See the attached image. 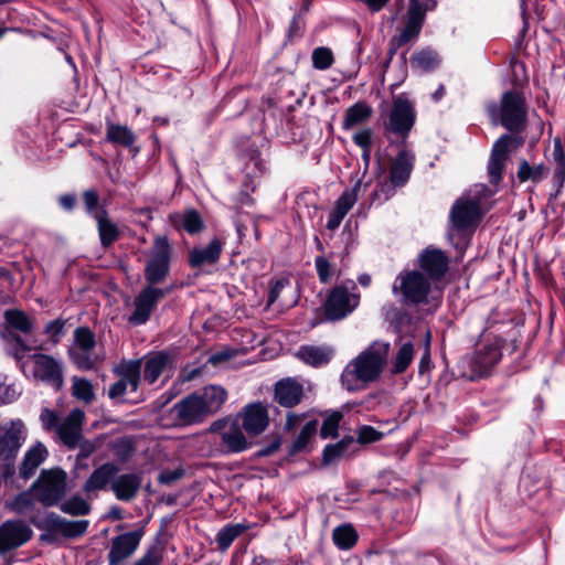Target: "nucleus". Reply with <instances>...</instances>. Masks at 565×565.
Returning <instances> with one entry per match:
<instances>
[{
	"label": "nucleus",
	"mask_w": 565,
	"mask_h": 565,
	"mask_svg": "<svg viewBox=\"0 0 565 565\" xmlns=\"http://www.w3.org/2000/svg\"><path fill=\"white\" fill-rule=\"evenodd\" d=\"M236 207L250 206L254 204L253 198L249 195L248 184H244L239 193L235 198Z\"/></svg>",
	"instance_id": "338daca9"
},
{
	"label": "nucleus",
	"mask_w": 565,
	"mask_h": 565,
	"mask_svg": "<svg viewBox=\"0 0 565 565\" xmlns=\"http://www.w3.org/2000/svg\"><path fill=\"white\" fill-rule=\"evenodd\" d=\"M358 537V533L351 524L337 526L332 532V540L340 550L352 548Z\"/></svg>",
	"instance_id": "79ce46f5"
},
{
	"label": "nucleus",
	"mask_w": 565,
	"mask_h": 565,
	"mask_svg": "<svg viewBox=\"0 0 565 565\" xmlns=\"http://www.w3.org/2000/svg\"><path fill=\"white\" fill-rule=\"evenodd\" d=\"M241 425L249 436H258L269 425L268 406L262 402H254L245 405L238 413Z\"/></svg>",
	"instance_id": "6ab92c4d"
},
{
	"label": "nucleus",
	"mask_w": 565,
	"mask_h": 565,
	"mask_svg": "<svg viewBox=\"0 0 565 565\" xmlns=\"http://www.w3.org/2000/svg\"><path fill=\"white\" fill-rule=\"evenodd\" d=\"M106 140L114 145H119L125 148H130L136 140L134 131L126 125H117L107 122L106 125Z\"/></svg>",
	"instance_id": "c9c22d12"
},
{
	"label": "nucleus",
	"mask_w": 565,
	"mask_h": 565,
	"mask_svg": "<svg viewBox=\"0 0 565 565\" xmlns=\"http://www.w3.org/2000/svg\"><path fill=\"white\" fill-rule=\"evenodd\" d=\"M172 246L166 235H158L146 262L143 276L146 286H153L163 282L170 273Z\"/></svg>",
	"instance_id": "6e6552de"
},
{
	"label": "nucleus",
	"mask_w": 565,
	"mask_h": 565,
	"mask_svg": "<svg viewBox=\"0 0 565 565\" xmlns=\"http://www.w3.org/2000/svg\"><path fill=\"white\" fill-rule=\"evenodd\" d=\"M72 395L78 399L84 402L85 404H90L95 399V392L93 384L90 381L84 377H73L72 379Z\"/></svg>",
	"instance_id": "a18cd8bd"
},
{
	"label": "nucleus",
	"mask_w": 565,
	"mask_h": 565,
	"mask_svg": "<svg viewBox=\"0 0 565 565\" xmlns=\"http://www.w3.org/2000/svg\"><path fill=\"white\" fill-rule=\"evenodd\" d=\"M128 390V386L124 384L120 380L116 381L114 384L110 385L108 390V397L113 401L121 399L122 396L126 394Z\"/></svg>",
	"instance_id": "69168bd1"
},
{
	"label": "nucleus",
	"mask_w": 565,
	"mask_h": 565,
	"mask_svg": "<svg viewBox=\"0 0 565 565\" xmlns=\"http://www.w3.org/2000/svg\"><path fill=\"white\" fill-rule=\"evenodd\" d=\"M431 289L430 280L419 270L401 271L392 287V292L401 295L399 302L405 306H418L428 302Z\"/></svg>",
	"instance_id": "0eeeda50"
},
{
	"label": "nucleus",
	"mask_w": 565,
	"mask_h": 565,
	"mask_svg": "<svg viewBox=\"0 0 565 565\" xmlns=\"http://www.w3.org/2000/svg\"><path fill=\"white\" fill-rule=\"evenodd\" d=\"M543 173L544 167L542 164L532 167L526 160H522L518 170V178L521 182H525L527 180L537 182L542 180Z\"/></svg>",
	"instance_id": "3c124183"
},
{
	"label": "nucleus",
	"mask_w": 565,
	"mask_h": 565,
	"mask_svg": "<svg viewBox=\"0 0 565 565\" xmlns=\"http://www.w3.org/2000/svg\"><path fill=\"white\" fill-rule=\"evenodd\" d=\"M487 113L492 125H501L511 132H521L526 126L525 98L515 90L503 93L500 105L497 103L489 104Z\"/></svg>",
	"instance_id": "39448f33"
},
{
	"label": "nucleus",
	"mask_w": 565,
	"mask_h": 565,
	"mask_svg": "<svg viewBox=\"0 0 565 565\" xmlns=\"http://www.w3.org/2000/svg\"><path fill=\"white\" fill-rule=\"evenodd\" d=\"M353 280L333 287L326 301L324 313L328 320L339 321L351 315L360 303V294Z\"/></svg>",
	"instance_id": "1a4fd4ad"
},
{
	"label": "nucleus",
	"mask_w": 565,
	"mask_h": 565,
	"mask_svg": "<svg viewBox=\"0 0 565 565\" xmlns=\"http://www.w3.org/2000/svg\"><path fill=\"white\" fill-rule=\"evenodd\" d=\"M373 132L370 128L362 129L353 135V141L361 149L372 148Z\"/></svg>",
	"instance_id": "e2e57ef3"
},
{
	"label": "nucleus",
	"mask_w": 565,
	"mask_h": 565,
	"mask_svg": "<svg viewBox=\"0 0 565 565\" xmlns=\"http://www.w3.org/2000/svg\"><path fill=\"white\" fill-rule=\"evenodd\" d=\"M34 505L33 495L30 491H24L14 497L10 503V509L19 514H24Z\"/></svg>",
	"instance_id": "5fc2aeb1"
},
{
	"label": "nucleus",
	"mask_w": 565,
	"mask_h": 565,
	"mask_svg": "<svg viewBox=\"0 0 565 565\" xmlns=\"http://www.w3.org/2000/svg\"><path fill=\"white\" fill-rule=\"evenodd\" d=\"M225 242L218 236L213 237L205 247H195L189 252L188 263L191 268L215 265L221 258Z\"/></svg>",
	"instance_id": "393cba45"
},
{
	"label": "nucleus",
	"mask_w": 565,
	"mask_h": 565,
	"mask_svg": "<svg viewBox=\"0 0 565 565\" xmlns=\"http://www.w3.org/2000/svg\"><path fill=\"white\" fill-rule=\"evenodd\" d=\"M32 529L21 520H8L0 525V554L18 548L31 540Z\"/></svg>",
	"instance_id": "aec40b11"
},
{
	"label": "nucleus",
	"mask_w": 565,
	"mask_h": 565,
	"mask_svg": "<svg viewBox=\"0 0 565 565\" xmlns=\"http://www.w3.org/2000/svg\"><path fill=\"white\" fill-rule=\"evenodd\" d=\"M90 351L92 350L72 348L70 349L68 354L77 369L89 371L95 366V360L92 358Z\"/></svg>",
	"instance_id": "8fccbe9b"
},
{
	"label": "nucleus",
	"mask_w": 565,
	"mask_h": 565,
	"mask_svg": "<svg viewBox=\"0 0 565 565\" xmlns=\"http://www.w3.org/2000/svg\"><path fill=\"white\" fill-rule=\"evenodd\" d=\"M40 420L43 426V428L47 431L50 430H57L61 422L58 418V415L50 409V408H43L40 414Z\"/></svg>",
	"instance_id": "bf43d9fd"
},
{
	"label": "nucleus",
	"mask_w": 565,
	"mask_h": 565,
	"mask_svg": "<svg viewBox=\"0 0 565 565\" xmlns=\"http://www.w3.org/2000/svg\"><path fill=\"white\" fill-rule=\"evenodd\" d=\"M141 367L142 361L137 360H122L113 367V373L124 382L131 392L139 388L141 382Z\"/></svg>",
	"instance_id": "c756f323"
},
{
	"label": "nucleus",
	"mask_w": 565,
	"mask_h": 565,
	"mask_svg": "<svg viewBox=\"0 0 565 565\" xmlns=\"http://www.w3.org/2000/svg\"><path fill=\"white\" fill-rule=\"evenodd\" d=\"M281 445V438L279 436H276L267 446L262 447L257 450L256 456L257 457H268L273 454H275Z\"/></svg>",
	"instance_id": "774afa93"
},
{
	"label": "nucleus",
	"mask_w": 565,
	"mask_h": 565,
	"mask_svg": "<svg viewBox=\"0 0 565 565\" xmlns=\"http://www.w3.org/2000/svg\"><path fill=\"white\" fill-rule=\"evenodd\" d=\"M414 359V345L412 342L407 341L403 343L397 352L395 358L392 361V373L401 374L404 373Z\"/></svg>",
	"instance_id": "37998d69"
},
{
	"label": "nucleus",
	"mask_w": 565,
	"mask_h": 565,
	"mask_svg": "<svg viewBox=\"0 0 565 565\" xmlns=\"http://www.w3.org/2000/svg\"><path fill=\"white\" fill-rule=\"evenodd\" d=\"M145 531L142 527L121 533L111 539L110 550L107 555L109 565H119L131 557L137 551Z\"/></svg>",
	"instance_id": "f3484780"
},
{
	"label": "nucleus",
	"mask_w": 565,
	"mask_h": 565,
	"mask_svg": "<svg viewBox=\"0 0 565 565\" xmlns=\"http://www.w3.org/2000/svg\"><path fill=\"white\" fill-rule=\"evenodd\" d=\"M341 418H342V414L339 412H335V413L331 414L330 416H328L323 420L321 429H320L321 437L322 438L335 437Z\"/></svg>",
	"instance_id": "4d7b16f0"
},
{
	"label": "nucleus",
	"mask_w": 565,
	"mask_h": 565,
	"mask_svg": "<svg viewBox=\"0 0 565 565\" xmlns=\"http://www.w3.org/2000/svg\"><path fill=\"white\" fill-rule=\"evenodd\" d=\"M383 438V433L379 431L372 426H362L358 431L356 441L360 444H371L379 441Z\"/></svg>",
	"instance_id": "13d9d810"
},
{
	"label": "nucleus",
	"mask_w": 565,
	"mask_h": 565,
	"mask_svg": "<svg viewBox=\"0 0 565 565\" xmlns=\"http://www.w3.org/2000/svg\"><path fill=\"white\" fill-rule=\"evenodd\" d=\"M226 398L227 392L222 386H205L201 392L192 393L177 402L170 408V414L178 426L200 424L217 413Z\"/></svg>",
	"instance_id": "f257e3e1"
},
{
	"label": "nucleus",
	"mask_w": 565,
	"mask_h": 565,
	"mask_svg": "<svg viewBox=\"0 0 565 565\" xmlns=\"http://www.w3.org/2000/svg\"><path fill=\"white\" fill-rule=\"evenodd\" d=\"M169 354L166 352H158L145 361L143 379L149 384H153L166 370L169 363Z\"/></svg>",
	"instance_id": "f704fd0d"
},
{
	"label": "nucleus",
	"mask_w": 565,
	"mask_h": 565,
	"mask_svg": "<svg viewBox=\"0 0 565 565\" xmlns=\"http://www.w3.org/2000/svg\"><path fill=\"white\" fill-rule=\"evenodd\" d=\"M305 396L302 383L294 377H285L274 385V401L285 408L299 405Z\"/></svg>",
	"instance_id": "b1692460"
},
{
	"label": "nucleus",
	"mask_w": 565,
	"mask_h": 565,
	"mask_svg": "<svg viewBox=\"0 0 565 565\" xmlns=\"http://www.w3.org/2000/svg\"><path fill=\"white\" fill-rule=\"evenodd\" d=\"M355 443L354 438L349 436L342 438L333 445H327L323 449V462L329 465L347 454L350 446Z\"/></svg>",
	"instance_id": "49530a36"
},
{
	"label": "nucleus",
	"mask_w": 565,
	"mask_h": 565,
	"mask_svg": "<svg viewBox=\"0 0 565 565\" xmlns=\"http://www.w3.org/2000/svg\"><path fill=\"white\" fill-rule=\"evenodd\" d=\"M142 484V476L137 472L117 475L111 491L115 498L122 502H130L137 498Z\"/></svg>",
	"instance_id": "a878e982"
},
{
	"label": "nucleus",
	"mask_w": 565,
	"mask_h": 565,
	"mask_svg": "<svg viewBox=\"0 0 565 565\" xmlns=\"http://www.w3.org/2000/svg\"><path fill=\"white\" fill-rule=\"evenodd\" d=\"M30 491L44 507H54L66 493V473L61 470H44L33 482Z\"/></svg>",
	"instance_id": "9b49d317"
},
{
	"label": "nucleus",
	"mask_w": 565,
	"mask_h": 565,
	"mask_svg": "<svg viewBox=\"0 0 565 565\" xmlns=\"http://www.w3.org/2000/svg\"><path fill=\"white\" fill-rule=\"evenodd\" d=\"M110 449L113 450L115 457L120 462H126L132 457V455L135 452V445H134V441L131 440V438L122 437V438L115 440L110 445Z\"/></svg>",
	"instance_id": "de8ad7c7"
},
{
	"label": "nucleus",
	"mask_w": 565,
	"mask_h": 565,
	"mask_svg": "<svg viewBox=\"0 0 565 565\" xmlns=\"http://www.w3.org/2000/svg\"><path fill=\"white\" fill-rule=\"evenodd\" d=\"M438 64V54L428 49L416 51L411 56L412 67L418 71L429 72L436 68Z\"/></svg>",
	"instance_id": "58836bf2"
},
{
	"label": "nucleus",
	"mask_w": 565,
	"mask_h": 565,
	"mask_svg": "<svg viewBox=\"0 0 565 565\" xmlns=\"http://www.w3.org/2000/svg\"><path fill=\"white\" fill-rule=\"evenodd\" d=\"M318 428V420L311 419L307 422L301 428L299 435L291 443L289 448V454L295 455L297 452L303 451L307 448L308 443L315 436Z\"/></svg>",
	"instance_id": "c03bdc74"
},
{
	"label": "nucleus",
	"mask_w": 565,
	"mask_h": 565,
	"mask_svg": "<svg viewBox=\"0 0 565 565\" xmlns=\"http://www.w3.org/2000/svg\"><path fill=\"white\" fill-rule=\"evenodd\" d=\"M311 60L313 68L326 71L332 66L334 56L331 49L327 46H319L312 51Z\"/></svg>",
	"instance_id": "09e8293b"
},
{
	"label": "nucleus",
	"mask_w": 565,
	"mask_h": 565,
	"mask_svg": "<svg viewBox=\"0 0 565 565\" xmlns=\"http://www.w3.org/2000/svg\"><path fill=\"white\" fill-rule=\"evenodd\" d=\"M47 456V449L41 443L33 445L24 455L20 467V476L29 479L36 468L44 461Z\"/></svg>",
	"instance_id": "72a5a7b5"
},
{
	"label": "nucleus",
	"mask_w": 565,
	"mask_h": 565,
	"mask_svg": "<svg viewBox=\"0 0 565 565\" xmlns=\"http://www.w3.org/2000/svg\"><path fill=\"white\" fill-rule=\"evenodd\" d=\"M85 495L74 494L58 504L60 510L71 516H85L92 512V504Z\"/></svg>",
	"instance_id": "4c0bfd02"
},
{
	"label": "nucleus",
	"mask_w": 565,
	"mask_h": 565,
	"mask_svg": "<svg viewBox=\"0 0 565 565\" xmlns=\"http://www.w3.org/2000/svg\"><path fill=\"white\" fill-rule=\"evenodd\" d=\"M119 472V467L115 462H105L96 467L86 481L83 483L82 491L87 499L97 498L100 491L111 490L115 477Z\"/></svg>",
	"instance_id": "a211bd4d"
},
{
	"label": "nucleus",
	"mask_w": 565,
	"mask_h": 565,
	"mask_svg": "<svg viewBox=\"0 0 565 565\" xmlns=\"http://www.w3.org/2000/svg\"><path fill=\"white\" fill-rule=\"evenodd\" d=\"M390 343L373 342L344 367L341 374L342 385L354 392L375 382L383 371Z\"/></svg>",
	"instance_id": "f03ea898"
},
{
	"label": "nucleus",
	"mask_w": 565,
	"mask_h": 565,
	"mask_svg": "<svg viewBox=\"0 0 565 565\" xmlns=\"http://www.w3.org/2000/svg\"><path fill=\"white\" fill-rule=\"evenodd\" d=\"M171 288H158L145 286L134 300V312L128 318V322L134 326L145 324L151 317L158 302L163 299Z\"/></svg>",
	"instance_id": "2eb2a0df"
},
{
	"label": "nucleus",
	"mask_w": 565,
	"mask_h": 565,
	"mask_svg": "<svg viewBox=\"0 0 565 565\" xmlns=\"http://www.w3.org/2000/svg\"><path fill=\"white\" fill-rule=\"evenodd\" d=\"M315 266H316V270H317L319 280L322 284L328 282L330 280V278H331V264H330V262L326 257H323V256H317L315 258Z\"/></svg>",
	"instance_id": "052dcab7"
},
{
	"label": "nucleus",
	"mask_w": 565,
	"mask_h": 565,
	"mask_svg": "<svg viewBox=\"0 0 565 565\" xmlns=\"http://www.w3.org/2000/svg\"><path fill=\"white\" fill-rule=\"evenodd\" d=\"M85 420V413L79 408H74L61 422L56 434L62 443L70 449H75L83 439L82 430Z\"/></svg>",
	"instance_id": "5701e85b"
},
{
	"label": "nucleus",
	"mask_w": 565,
	"mask_h": 565,
	"mask_svg": "<svg viewBox=\"0 0 565 565\" xmlns=\"http://www.w3.org/2000/svg\"><path fill=\"white\" fill-rule=\"evenodd\" d=\"M482 217L481 204L477 199L459 198L450 209L449 220L455 230H473Z\"/></svg>",
	"instance_id": "dca6fc26"
},
{
	"label": "nucleus",
	"mask_w": 565,
	"mask_h": 565,
	"mask_svg": "<svg viewBox=\"0 0 565 565\" xmlns=\"http://www.w3.org/2000/svg\"><path fill=\"white\" fill-rule=\"evenodd\" d=\"M4 323L0 324V338L8 347V352L21 361L26 353L38 347L29 345L18 333L30 334L34 330V321L22 310L8 309L3 313ZM39 349H42L39 347Z\"/></svg>",
	"instance_id": "20e7f679"
},
{
	"label": "nucleus",
	"mask_w": 565,
	"mask_h": 565,
	"mask_svg": "<svg viewBox=\"0 0 565 565\" xmlns=\"http://www.w3.org/2000/svg\"><path fill=\"white\" fill-rule=\"evenodd\" d=\"M30 522L42 531L40 541L46 544L82 537L89 526L88 520H67L55 512H49L41 519L33 516Z\"/></svg>",
	"instance_id": "423d86ee"
},
{
	"label": "nucleus",
	"mask_w": 565,
	"mask_h": 565,
	"mask_svg": "<svg viewBox=\"0 0 565 565\" xmlns=\"http://www.w3.org/2000/svg\"><path fill=\"white\" fill-rule=\"evenodd\" d=\"M247 529L248 526L243 523L227 524L222 527L216 534V544L218 550L226 551Z\"/></svg>",
	"instance_id": "ea45409f"
},
{
	"label": "nucleus",
	"mask_w": 565,
	"mask_h": 565,
	"mask_svg": "<svg viewBox=\"0 0 565 565\" xmlns=\"http://www.w3.org/2000/svg\"><path fill=\"white\" fill-rule=\"evenodd\" d=\"M53 344H57L65 332V320L57 318L46 323L43 330Z\"/></svg>",
	"instance_id": "864d4df0"
},
{
	"label": "nucleus",
	"mask_w": 565,
	"mask_h": 565,
	"mask_svg": "<svg viewBox=\"0 0 565 565\" xmlns=\"http://www.w3.org/2000/svg\"><path fill=\"white\" fill-rule=\"evenodd\" d=\"M425 18L426 11L420 1L409 0L407 12L403 19V26L398 28L397 34L390 40V54L396 53L399 47L418 39Z\"/></svg>",
	"instance_id": "f8f14e48"
},
{
	"label": "nucleus",
	"mask_w": 565,
	"mask_h": 565,
	"mask_svg": "<svg viewBox=\"0 0 565 565\" xmlns=\"http://www.w3.org/2000/svg\"><path fill=\"white\" fill-rule=\"evenodd\" d=\"M94 218L97 224L100 244L104 248H108L120 237V231L117 224L111 221L107 210L104 207H100L99 211L95 212Z\"/></svg>",
	"instance_id": "2f4dec72"
},
{
	"label": "nucleus",
	"mask_w": 565,
	"mask_h": 565,
	"mask_svg": "<svg viewBox=\"0 0 565 565\" xmlns=\"http://www.w3.org/2000/svg\"><path fill=\"white\" fill-rule=\"evenodd\" d=\"M553 159L555 164L553 182L558 194L565 182V153L559 138L554 140Z\"/></svg>",
	"instance_id": "a19ab883"
},
{
	"label": "nucleus",
	"mask_w": 565,
	"mask_h": 565,
	"mask_svg": "<svg viewBox=\"0 0 565 565\" xmlns=\"http://www.w3.org/2000/svg\"><path fill=\"white\" fill-rule=\"evenodd\" d=\"M502 340L487 337L471 354L458 362L459 375L469 381L488 377L502 359Z\"/></svg>",
	"instance_id": "7ed1b4c3"
},
{
	"label": "nucleus",
	"mask_w": 565,
	"mask_h": 565,
	"mask_svg": "<svg viewBox=\"0 0 565 565\" xmlns=\"http://www.w3.org/2000/svg\"><path fill=\"white\" fill-rule=\"evenodd\" d=\"M220 445L225 454H239L249 449L252 443L247 440L243 427L237 422H233L221 433Z\"/></svg>",
	"instance_id": "c85d7f7f"
},
{
	"label": "nucleus",
	"mask_w": 565,
	"mask_h": 565,
	"mask_svg": "<svg viewBox=\"0 0 565 565\" xmlns=\"http://www.w3.org/2000/svg\"><path fill=\"white\" fill-rule=\"evenodd\" d=\"M33 362V376L60 390L63 385L61 363L52 355L35 353L31 355Z\"/></svg>",
	"instance_id": "412c9836"
},
{
	"label": "nucleus",
	"mask_w": 565,
	"mask_h": 565,
	"mask_svg": "<svg viewBox=\"0 0 565 565\" xmlns=\"http://www.w3.org/2000/svg\"><path fill=\"white\" fill-rule=\"evenodd\" d=\"M25 440L24 427L21 420L0 425V459L1 475L4 478L14 473V460Z\"/></svg>",
	"instance_id": "9d476101"
},
{
	"label": "nucleus",
	"mask_w": 565,
	"mask_h": 565,
	"mask_svg": "<svg viewBox=\"0 0 565 565\" xmlns=\"http://www.w3.org/2000/svg\"><path fill=\"white\" fill-rule=\"evenodd\" d=\"M169 222L174 228H182L190 235L199 234L205 228L201 214L194 209L170 214Z\"/></svg>",
	"instance_id": "7c9ffc66"
},
{
	"label": "nucleus",
	"mask_w": 565,
	"mask_h": 565,
	"mask_svg": "<svg viewBox=\"0 0 565 565\" xmlns=\"http://www.w3.org/2000/svg\"><path fill=\"white\" fill-rule=\"evenodd\" d=\"M83 201L86 212L94 216L96 211H99V195L96 190L89 189L83 193Z\"/></svg>",
	"instance_id": "680f3d73"
},
{
	"label": "nucleus",
	"mask_w": 565,
	"mask_h": 565,
	"mask_svg": "<svg viewBox=\"0 0 565 565\" xmlns=\"http://www.w3.org/2000/svg\"><path fill=\"white\" fill-rule=\"evenodd\" d=\"M333 353V349L328 345H301L296 356L310 366L320 367L331 361Z\"/></svg>",
	"instance_id": "473e14b6"
},
{
	"label": "nucleus",
	"mask_w": 565,
	"mask_h": 565,
	"mask_svg": "<svg viewBox=\"0 0 565 565\" xmlns=\"http://www.w3.org/2000/svg\"><path fill=\"white\" fill-rule=\"evenodd\" d=\"M416 119L414 105L403 95L394 98L387 121L384 128L397 137L406 138L412 130Z\"/></svg>",
	"instance_id": "4468645a"
},
{
	"label": "nucleus",
	"mask_w": 565,
	"mask_h": 565,
	"mask_svg": "<svg viewBox=\"0 0 565 565\" xmlns=\"http://www.w3.org/2000/svg\"><path fill=\"white\" fill-rule=\"evenodd\" d=\"M75 348L93 350L96 345L95 334L87 327L76 328L74 331Z\"/></svg>",
	"instance_id": "603ef678"
},
{
	"label": "nucleus",
	"mask_w": 565,
	"mask_h": 565,
	"mask_svg": "<svg viewBox=\"0 0 565 565\" xmlns=\"http://www.w3.org/2000/svg\"><path fill=\"white\" fill-rule=\"evenodd\" d=\"M415 163V154L408 150H402L393 160L390 169V181L395 188L404 186L412 174Z\"/></svg>",
	"instance_id": "cd10ccee"
},
{
	"label": "nucleus",
	"mask_w": 565,
	"mask_h": 565,
	"mask_svg": "<svg viewBox=\"0 0 565 565\" xmlns=\"http://www.w3.org/2000/svg\"><path fill=\"white\" fill-rule=\"evenodd\" d=\"M162 559H163L162 548L159 547L158 545H152L132 565H161Z\"/></svg>",
	"instance_id": "6e6d98bb"
},
{
	"label": "nucleus",
	"mask_w": 565,
	"mask_h": 565,
	"mask_svg": "<svg viewBox=\"0 0 565 565\" xmlns=\"http://www.w3.org/2000/svg\"><path fill=\"white\" fill-rule=\"evenodd\" d=\"M361 182H356L350 190L344 191L335 201L332 212L329 214L327 228L330 231L337 230L349 211L358 201V192L360 190Z\"/></svg>",
	"instance_id": "bb28decb"
},
{
	"label": "nucleus",
	"mask_w": 565,
	"mask_h": 565,
	"mask_svg": "<svg viewBox=\"0 0 565 565\" xmlns=\"http://www.w3.org/2000/svg\"><path fill=\"white\" fill-rule=\"evenodd\" d=\"M372 115V108L363 103L359 102L350 106L344 114L342 128L344 130L352 129L353 127L365 122Z\"/></svg>",
	"instance_id": "e433bc0d"
},
{
	"label": "nucleus",
	"mask_w": 565,
	"mask_h": 565,
	"mask_svg": "<svg viewBox=\"0 0 565 565\" xmlns=\"http://www.w3.org/2000/svg\"><path fill=\"white\" fill-rule=\"evenodd\" d=\"M285 285L286 281L284 279H276L270 281L268 292V306L273 305L278 299Z\"/></svg>",
	"instance_id": "0e129e2a"
},
{
	"label": "nucleus",
	"mask_w": 565,
	"mask_h": 565,
	"mask_svg": "<svg viewBox=\"0 0 565 565\" xmlns=\"http://www.w3.org/2000/svg\"><path fill=\"white\" fill-rule=\"evenodd\" d=\"M518 136L504 134L492 146L488 161V178L491 184L497 185L501 180L509 156L523 145Z\"/></svg>",
	"instance_id": "ddd939ff"
},
{
	"label": "nucleus",
	"mask_w": 565,
	"mask_h": 565,
	"mask_svg": "<svg viewBox=\"0 0 565 565\" xmlns=\"http://www.w3.org/2000/svg\"><path fill=\"white\" fill-rule=\"evenodd\" d=\"M417 263L429 280H440L449 268L448 256L435 247H427L420 252Z\"/></svg>",
	"instance_id": "4be33fe9"
}]
</instances>
